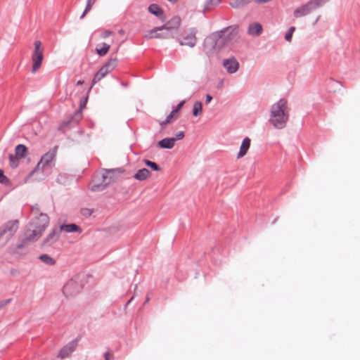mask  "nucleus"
<instances>
[{"mask_svg": "<svg viewBox=\"0 0 360 360\" xmlns=\"http://www.w3.org/2000/svg\"><path fill=\"white\" fill-rule=\"evenodd\" d=\"M289 117L288 101L281 98L273 104L271 108L269 122L277 129H283L286 126Z\"/></svg>", "mask_w": 360, "mask_h": 360, "instance_id": "1", "label": "nucleus"}, {"mask_svg": "<svg viewBox=\"0 0 360 360\" xmlns=\"http://www.w3.org/2000/svg\"><path fill=\"white\" fill-rule=\"evenodd\" d=\"M49 223L47 214L41 213L30 223L27 236L30 240H37L41 237Z\"/></svg>", "mask_w": 360, "mask_h": 360, "instance_id": "2", "label": "nucleus"}, {"mask_svg": "<svg viewBox=\"0 0 360 360\" xmlns=\"http://www.w3.org/2000/svg\"><path fill=\"white\" fill-rule=\"evenodd\" d=\"M238 36V29L234 27H229L221 31L220 33L215 34V46L217 49H221L226 44L236 39Z\"/></svg>", "mask_w": 360, "mask_h": 360, "instance_id": "3", "label": "nucleus"}, {"mask_svg": "<svg viewBox=\"0 0 360 360\" xmlns=\"http://www.w3.org/2000/svg\"><path fill=\"white\" fill-rule=\"evenodd\" d=\"M114 172L108 170L104 172L101 176H96L91 183V189L94 191L103 190L106 186L114 181Z\"/></svg>", "mask_w": 360, "mask_h": 360, "instance_id": "4", "label": "nucleus"}, {"mask_svg": "<svg viewBox=\"0 0 360 360\" xmlns=\"http://www.w3.org/2000/svg\"><path fill=\"white\" fill-rule=\"evenodd\" d=\"M34 49L32 54V72H36L41 67L44 59V49L39 41H36L34 44Z\"/></svg>", "mask_w": 360, "mask_h": 360, "instance_id": "5", "label": "nucleus"}, {"mask_svg": "<svg viewBox=\"0 0 360 360\" xmlns=\"http://www.w3.org/2000/svg\"><path fill=\"white\" fill-rule=\"evenodd\" d=\"M197 30L195 28H190L182 32L181 37L179 39L181 46H186L193 48L197 42L196 37Z\"/></svg>", "mask_w": 360, "mask_h": 360, "instance_id": "6", "label": "nucleus"}, {"mask_svg": "<svg viewBox=\"0 0 360 360\" xmlns=\"http://www.w3.org/2000/svg\"><path fill=\"white\" fill-rule=\"evenodd\" d=\"M57 146L46 153L36 166L35 170H43L46 166L50 165L55 160Z\"/></svg>", "mask_w": 360, "mask_h": 360, "instance_id": "7", "label": "nucleus"}, {"mask_svg": "<svg viewBox=\"0 0 360 360\" xmlns=\"http://www.w3.org/2000/svg\"><path fill=\"white\" fill-rule=\"evenodd\" d=\"M27 147L25 145L19 144L15 147V155H9L10 165L12 167L18 165V160L25 158L27 155Z\"/></svg>", "mask_w": 360, "mask_h": 360, "instance_id": "8", "label": "nucleus"}, {"mask_svg": "<svg viewBox=\"0 0 360 360\" xmlns=\"http://www.w3.org/2000/svg\"><path fill=\"white\" fill-rule=\"evenodd\" d=\"M18 229V220H13L7 222L1 230L0 238L5 237V238L8 240L16 232Z\"/></svg>", "mask_w": 360, "mask_h": 360, "instance_id": "9", "label": "nucleus"}, {"mask_svg": "<svg viewBox=\"0 0 360 360\" xmlns=\"http://www.w3.org/2000/svg\"><path fill=\"white\" fill-rule=\"evenodd\" d=\"M170 37L168 32L165 31L163 26L155 27L148 32L144 35L146 39H167Z\"/></svg>", "mask_w": 360, "mask_h": 360, "instance_id": "10", "label": "nucleus"}, {"mask_svg": "<svg viewBox=\"0 0 360 360\" xmlns=\"http://www.w3.org/2000/svg\"><path fill=\"white\" fill-rule=\"evenodd\" d=\"M317 8L310 0L306 4L297 8L293 13L294 17L300 18L309 14L312 11Z\"/></svg>", "mask_w": 360, "mask_h": 360, "instance_id": "11", "label": "nucleus"}, {"mask_svg": "<svg viewBox=\"0 0 360 360\" xmlns=\"http://www.w3.org/2000/svg\"><path fill=\"white\" fill-rule=\"evenodd\" d=\"M79 290L80 286L77 283L73 281L68 282L63 288V292L66 296H73L77 294Z\"/></svg>", "mask_w": 360, "mask_h": 360, "instance_id": "12", "label": "nucleus"}, {"mask_svg": "<svg viewBox=\"0 0 360 360\" xmlns=\"http://www.w3.org/2000/svg\"><path fill=\"white\" fill-rule=\"evenodd\" d=\"M181 18L178 16L173 17L169 20H168L163 26V28L165 29V31L169 32L172 30H177L181 25Z\"/></svg>", "mask_w": 360, "mask_h": 360, "instance_id": "13", "label": "nucleus"}, {"mask_svg": "<svg viewBox=\"0 0 360 360\" xmlns=\"http://www.w3.org/2000/svg\"><path fill=\"white\" fill-rule=\"evenodd\" d=\"M223 64L228 72L231 74L236 72L239 66L238 61L234 58L225 60Z\"/></svg>", "mask_w": 360, "mask_h": 360, "instance_id": "14", "label": "nucleus"}, {"mask_svg": "<svg viewBox=\"0 0 360 360\" xmlns=\"http://www.w3.org/2000/svg\"><path fill=\"white\" fill-rule=\"evenodd\" d=\"M250 143H251V140L250 138L246 137L243 139V141L241 143V146L240 147V150L237 155L238 159L242 158L247 154V153L250 147Z\"/></svg>", "mask_w": 360, "mask_h": 360, "instance_id": "15", "label": "nucleus"}, {"mask_svg": "<svg viewBox=\"0 0 360 360\" xmlns=\"http://www.w3.org/2000/svg\"><path fill=\"white\" fill-rule=\"evenodd\" d=\"M75 347L76 343L75 342H70L61 349L58 354V356L61 359L68 357L75 350Z\"/></svg>", "mask_w": 360, "mask_h": 360, "instance_id": "16", "label": "nucleus"}, {"mask_svg": "<svg viewBox=\"0 0 360 360\" xmlns=\"http://www.w3.org/2000/svg\"><path fill=\"white\" fill-rule=\"evenodd\" d=\"M59 238V231L53 229L44 240V245L50 246L56 243Z\"/></svg>", "mask_w": 360, "mask_h": 360, "instance_id": "17", "label": "nucleus"}, {"mask_svg": "<svg viewBox=\"0 0 360 360\" xmlns=\"http://www.w3.org/2000/svg\"><path fill=\"white\" fill-rule=\"evenodd\" d=\"M262 32V26L257 22L251 23L248 29V33L251 36H258Z\"/></svg>", "mask_w": 360, "mask_h": 360, "instance_id": "18", "label": "nucleus"}, {"mask_svg": "<svg viewBox=\"0 0 360 360\" xmlns=\"http://www.w3.org/2000/svg\"><path fill=\"white\" fill-rule=\"evenodd\" d=\"M110 48V44L105 42L100 43L98 44L96 46V52L100 56H104L108 53Z\"/></svg>", "mask_w": 360, "mask_h": 360, "instance_id": "19", "label": "nucleus"}, {"mask_svg": "<svg viewBox=\"0 0 360 360\" xmlns=\"http://www.w3.org/2000/svg\"><path fill=\"white\" fill-rule=\"evenodd\" d=\"M176 139L174 138H166L158 142V146L161 148L171 149L175 145Z\"/></svg>", "mask_w": 360, "mask_h": 360, "instance_id": "20", "label": "nucleus"}, {"mask_svg": "<svg viewBox=\"0 0 360 360\" xmlns=\"http://www.w3.org/2000/svg\"><path fill=\"white\" fill-rule=\"evenodd\" d=\"M110 72L103 66L101 68V69L97 72L95 75L93 80L92 85H94L98 82L101 81L103 77H105Z\"/></svg>", "mask_w": 360, "mask_h": 360, "instance_id": "21", "label": "nucleus"}, {"mask_svg": "<svg viewBox=\"0 0 360 360\" xmlns=\"http://www.w3.org/2000/svg\"><path fill=\"white\" fill-rule=\"evenodd\" d=\"M150 175V172L148 169L143 168L137 171V172L134 174V177L136 180L143 181L147 179Z\"/></svg>", "mask_w": 360, "mask_h": 360, "instance_id": "22", "label": "nucleus"}, {"mask_svg": "<svg viewBox=\"0 0 360 360\" xmlns=\"http://www.w3.org/2000/svg\"><path fill=\"white\" fill-rule=\"evenodd\" d=\"M60 230L65 231L67 233L82 232V230L79 228V226L75 224L62 225L60 226Z\"/></svg>", "mask_w": 360, "mask_h": 360, "instance_id": "23", "label": "nucleus"}, {"mask_svg": "<svg viewBox=\"0 0 360 360\" xmlns=\"http://www.w3.org/2000/svg\"><path fill=\"white\" fill-rule=\"evenodd\" d=\"M148 11L154 15L161 18L163 15L162 9L157 4H151L148 7Z\"/></svg>", "mask_w": 360, "mask_h": 360, "instance_id": "24", "label": "nucleus"}, {"mask_svg": "<svg viewBox=\"0 0 360 360\" xmlns=\"http://www.w3.org/2000/svg\"><path fill=\"white\" fill-rule=\"evenodd\" d=\"M117 65V59L116 58H110L103 66L110 72H112Z\"/></svg>", "mask_w": 360, "mask_h": 360, "instance_id": "25", "label": "nucleus"}, {"mask_svg": "<svg viewBox=\"0 0 360 360\" xmlns=\"http://www.w3.org/2000/svg\"><path fill=\"white\" fill-rule=\"evenodd\" d=\"M202 112V104L200 101H196L193 104V115L195 117L199 116Z\"/></svg>", "mask_w": 360, "mask_h": 360, "instance_id": "26", "label": "nucleus"}, {"mask_svg": "<svg viewBox=\"0 0 360 360\" xmlns=\"http://www.w3.org/2000/svg\"><path fill=\"white\" fill-rule=\"evenodd\" d=\"M250 1L251 0H231L230 5L234 8H238L249 3Z\"/></svg>", "mask_w": 360, "mask_h": 360, "instance_id": "27", "label": "nucleus"}, {"mask_svg": "<svg viewBox=\"0 0 360 360\" xmlns=\"http://www.w3.org/2000/svg\"><path fill=\"white\" fill-rule=\"evenodd\" d=\"M98 0H86V8L83 12V13L82 14V15L80 16V18H84V16L86 15V13L88 12H89L93 6L96 4V2Z\"/></svg>", "mask_w": 360, "mask_h": 360, "instance_id": "28", "label": "nucleus"}, {"mask_svg": "<svg viewBox=\"0 0 360 360\" xmlns=\"http://www.w3.org/2000/svg\"><path fill=\"white\" fill-rule=\"evenodd\" d=\"M39 259H41V262L48 265H53L56 263V261L53 258L46 254L41 255L39 257Z\"/></svg>", "mask_w": 360, "mask_h": 360, "instance_id": "29", "label": "nucleus"}, {"mask_svg": "<svg viewBox=\"0 0 360 360\" xmlns=\"http://www.w3.org/2000/svg\"><path fill=\"white\" fill-rule=\"evenodd\" d=\"M178 116V114L176 112V111L172 110L170 114L167 117L166 120L161 122V125H164L168 123L172 122L174 120H175Z\"/></svg>", "mask_w": 360, "mask_h": 360, "instance_id": "30", "label": "nucleus"}, {"mask_svg": "<svg viewBox=\"0 0 360 360\" xmlns=\"http://www.w3.org/2000/svg\"><path fill=\"white\" fill-rule=\"evenodd\" d=\"M221 0H207L205 5V11L210 10L211 7L216 6L221 3Z\"/></svg>", "mask_w": 360, "mask_h": 360, "instance_id": "31", "label": "nucleus"}, {"mask_svg": "<svg viewBox=\"0 0 360 360\" xmlns=\"http://www.w3.org/2000/svg\"><path fill=\"white\" fill-rule=\"evenodd\" d=\"M144 163L146 165L150 167L154 171H160V167L154 162H152V161H150L148 160H145Z\"/></svg>", "mask_w": 360, "mask_h": 360, "instance_id": "32", "label": "nucleus"}, {"mask_svg": "<svg viewBox=\"0 0 360 360\" xmlns=\"http://www.w3.org/2000/svg\"><path fill=\"white\" fill-rule=\"evenodd\" d=\"M82 118V113L81 111L77 110L72 117V122H75L76 123L79 122Z\"/></svg>", "mask_w": 360, "mask_h": 360, "instance_id": "33", "label": "nucleus"}, {"mask_svg": "<svg viewBox=\"0 0 360 360\" xmlns=\"http://www.w3.org/2000/svg\"><path fill=\"white\" fill-rule=\"evenodd\" d=\"M295 30V27H290L288 33L285 34V39L286 41L290 42L291 41V39H292V34L294 32Z\"/></svg>", "mask_w": 360, "mask_h": 360, "instance_id": "34", "label": "nucleus"}, {"mask_svg": "<svg viewBox=\"0 0 360 360\" xmlns=\"http://www.w3.org/2000/svg\"><path fill=\"white\" fill-rule=\"evenodd\" d=\"M11 299L1 300L0 302V309H3L6 306H7L11 302Z\"/></svg>", "mask_w": 360, "mask_h": 360, "instance_id": "35", "label": "nucleus"}, {"mask_svg": "<svg viewBox=\"0 0 360 360\" xmlns=\"http://www.w3.org/2000/svg\"><path fill=\"white\" fill-rule=\"evenodd\" d=\"M6 181H8L7 177L4 176L3 171L0 169V182L4 184Z\"/></svg>", "mask_w": 360, "mask_h": 360, "instance_id": "36", "label": "nucleus"}, {"mask_svg": "<svg viewBox=\"0 0 360 360\" xmlns=\"http://www.w3.org/2000/svg\"><path fill=\"white\" fill-rule=\"evenodd\" d=\"M105 360H114V356L110 352H106L104 354Z\"/></svg>", "mask_w": 360, "mask_h": 360, "instance_id": "37", "label": "nucleus"}, {"mask_svg": "<svg viewBox=\"0 0 360 360\" xmlns=\"http://www.w3.org/2000/svg\"><path fill=\"white\" fill-rule=\"evenodd\" d=\"M113 34L112 32L111 31H109V30H105L104 31L102 34H101V37L105 39V38H107L109 36L112 35Z\"/></svg>", "mask_w": 360, "mask_h": 360, "instance_id": "38", "label": "nucleus"}, {"mask_svg": "<svg viewBox=\"0 0 360 360\" xmlns=\"http://www.w3.org/2000/svg\"><path fill=\"white\" fill-rule=\"evenodd\" d=\"M82 215H84L85 217H89L91 214V210L86 209V208L82 209Z\"/></svg>", "mask_w": 360, "mask_h": 360, "instance_id": "39", "label": "nucleus"}, {"mask_svg": "<svg viewBox=\"0 0 360 360\" xmlns=\"http://www.w3.org/2000/svg\"><path fill=\"white\" fill-rule=\"evenodd\" d=\"M185 103V101H181L178 105L176 106V108L173 110L174 111H176V112L178 114L179 111L181 109V108L183 107V105H184Z\"/></svg>", "mask_w": 360, "mask_h": 360, "instance_id": "40", "label": "nucleus"}, {"mask_svg": "<svg viewBox=\"0 0 360 360\" xmlns=\"http://www.w3.org/2000/svg\"><path fill=\"white\" fill-rule=\"evenodd\" d=\"M184 137V132L180 131L176 135V138H174L176 140L182 139Z\"/></svg>", "mask_w": 360, "mask_h": 360, "instance_id": "41", "label": "nucleus"}, {"mask_svg": "<svg viewBox=\"0 0 360 360\" xmlns=\"http://www.w3.org/2000/svg\"><path fill=\"white\" fill-rule=\"evenodd\" d=\"M39 211V208L37 207V205L36 206H32V212L34 213V214H37V212Z\"/></svg>", "mask_w": 360, "mask_h": 360, "instance_id": "42", "label": "nucleus"}, {"mask_svg": "<svg viewBox=\"0 0 360 360\" xmlns=\"http://www.w3.org/2000/svg\"><path fill=\"white\" fill-rule=\"evenodd\" d=\"M85 105H86V103L85 102L81 103L80 105H79V109L78 110L82 112V110L85 108Z\"/></svg>", "mask_w": 360, "mask_h": 360, "instance_id": "43", "label": "nucleus"}, {"mask_svg": "<svg viewBox=\"0 0 360 360\" xmlns=\"http://www.w3.org/2000/svg\"><path fill=\"white\" fill-rule=\"evenodd\" d=\"M212 99V97L210 95V94H207L206 96V103H209Z\"/></svg>", "mask_w": 360, "mask_h": 360, "instance_id": "44", "label": "nucleus"}, {"mask_svg": "<svg viewBox=\"0 0 360 360\" xmlns=\"http://www.w3.org/2000/svg\"><path fill=\"white\" fill-rule=\"evenodd\" d=\"M83 83H84V81H82V80H79V81L77 82V84L80 85V84H82Z\"/></svg>", "mask_w": 360, "mask_h": 360, "instance_id": "45", "label": "nucleus"}, {"mask_svg": "<svg viewBox=\"0 0 360 360\" xmlns=\"http://www.w3.org/2000/svg\"><path fill=\"white\" fill-rule=\"evenodd\" d=\"M319 19V16H317L314 20V23H316Z\"/></svg>", "mask_w": 360, "mask_h": 360, "instance_id": "46", "label": "nucleus"}]
</instances>
